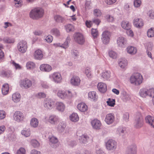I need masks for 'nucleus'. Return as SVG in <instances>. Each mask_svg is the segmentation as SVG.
Segmentation results:
<instances>
[{
    "mask_svg": "<svg viewBox=\"0 0 154 154\" xmlns=\"http://www.w3.org/2000/svg\"><path fill=\"white\" fill-rule=\"evenodd\" d=\"M44 13V11L42 8H35L32 9L30 12V17L33 19H38L42 17Z\"/></svg>",
    "mask_w": 154,
    "mask_h": 154,
    "instance_id": "obj_1",
    "label": "nucleus"
},
{
    "mask_svg": "<svg viewBox=\"0 0 154 154\" xmlns=\"http://www.w3.org/2000/svg\"><path fill=\"white\" fill-rule=\"evenodd\" d=\"M143 124V117L141 113L137 112L136 115L134 125L137 128H140L142 127Z\"/></svg>",
    "mask_w": 154,
    "mask_h": 154,
    "instance_id": "obj_2",
    "label": "nucleus"
},
{
    "mask_svg": "<svg viewBox=\"0 0 154 154\" xmlns=\"http://www.w3.org/2000/svg\"><path fill=\"white\" fill-rule=\"evenodd\" d=\"M143 77L140 73H137L131 76L130 81L131 84H134L136 85H140L142 82Z\"/></svg>",
    "mask_w": 154,
    "mask_h": 154,
    "instance_id": "obj_3",
    "label": "nucleus"
},
{
    "mask_svg": "<svg viewBox=\"0 0 154 154\" xmlns=\"http://www.w3.org/2000/svg\"><path fill=\"white\" fill-rule=\"evenodd\" d=\"M27 47V42L25 41H21L17 44V48L18 50L22 53L26 52Z\"/></svg>",
    "mask_w": 154,
    "mask_h": 154,
    "instance_id": "obj_4",
    "label": "nucleus"
},
{
    "mask_svg": "<svg viewBox=\"0 0 154 154\" xmlns=\"http://www.w3.org/2000/svg\"><path fill=\"white\" fill-rule=\"evenodd\" d=\"M117 142L113 140H109L106 143L107 149L110 151H114L116 148Z\"/></svg>",
    "mask_w": 154,
    "mask_h": 154,
    "instance_id": "obj_5",
    "label": "nucleus"
},
{
    "mask_svg": "<svg viewBox=\"0 0 154 154\" xmlns=\"http://www.w3.org/2000/svg\"><path fill=\"white\" fill-rule=\"evenodd\" d=\"M32 85V81L27 78H25L20 81V85L21 87L26 89L30 88Z\"/></svg>",
    "mask_w": 154,
    "mask_h": 154,
    "instance_id": "obj_6",
    "label": "nucleus"
},
{
    "mask_svg": "<svg viewBox=\"0 0 154 154\" xmlns=\"http://www.w3.org/2000/svg\"><path fill=\"white\" fill-rule=\"evenodd\" d=\"M111 35L110 33L108 31H106L103 32L101 38L103 44L107 45L109 43Z\"/></svg>",
    "mask_w": 154,
    "mask_h": 154,
    "instance_id": "obj_7",
    "label": "nucleus"
},
{
    "mask_svg": "<svg viewBox=\"0 0 154 154\" xmlns=\"http://www.w3.org/2000/svg\"><path fill=\"white\" fill-rule=\"evenodd\" d=\"M44 105L47 109H51L54 106V102L49 99H45L44 101Z\"/></svg>",
    "mask_w": 154,
    "mask_h": 154,
    "instance_id": "obj_8",
    "label": "nucleus"
},
{
    "mask_svg": "<svg viewBox=\"0 0 154 154\" xmlns=\"http://www.w3.org/2000/svg\"><path fill=\"white\" fill-rule=\"evenodd\" d=\"M74 39L78 43L81 45L83 44L85 42V39L83 35L79 33L74 34Z\"/></svg>",
    "mask_w": 154,
    "mask_h": 154,
    "instance_id": "obj_9",
    "label": "nucleus"
},
{
    "mask_svg": "<svg viewBox=\"0 0 154 154\" xmlns=\"http://www.w3.org/2000/svg\"><path fill=\"white\" fill-rule=\"evenodd\" d=\"M51 79H52L53 80L57 83H60L62 80L60 74L58 72H54L50 75Z\"/></svg>",
    "mask_w": 154,
    "mask_h": 154,
    "instance_id": "obj_10",
    "label": "nucleus"
},
{
    "mask_svg": "<svg viewBox=\"0 0 154 154\" xmlns=\"http://www.w3.org/2000/svg\"><path fill=\"white\" fill-rule=\"evenodd\" d=\"M49 144L50 146L54 148H56L59 146V143L57 138L54 137H49Z\"/></svg>",
    "mask_w": 154,
    "mask_h": 154,
    "instance_id": "obj_11",
    "label": "nucleus"
},
{
    "mask_svg": "<svg viewBox=\"0 0 154 154\" xmlns=\"http://www.w3.org/2000/svg\"><path fill=\"white\" fill-rule=\"evenodd\" d=\"M13 117L15 120L18 122H19L23 120V115L22 112L17 111L15 112Z\"/></svg>",
    "mask_w": 154,
    "mask_h": 154,
    "instance_id": "obj_12",
    "label": "nucleus"
},
{
    "mask_svg": "<svg viewBox=\"0 0 154 154\" xmlns=\"http://www.w3.org/2000/svg\"><path fill=\"white\" fill-rule=\"evenodd\" d=\"M71 38L69 36L67 37L65 42L63 44H61L60 43H55L54 44L55 47H60L62 48L66 49L69 46V43L70 42Z\"/></svg>",
    "mask_w": 154,
    "mask_h": 154,
    "instance_id": "obj_13",
    "label": "nucleus"
},
{
    "mask_svg": "<svg viewBox=\"0 0 154 154\" xmlns=\"http://www.w3.org/2000/svg\"><path fill=\"white\" fill-rule=\"evenodd\" d=\"M136 146L135 144H133L128 147L126 154H136Z\"/></svg>",
    "mask_w": 154,
    "mask_h": 154,
    "instance_id": "obj_14",
    "label": "nucleus"
},
{
    "mask_svg": "<svg viewBox=\"0 0 154 154\" xmlns=\"http://www.w3.org/2000/svg\"><path fill=\"white\" fill-rule=\"evenodd\" d=\"M93 128L95 129H99L101 125V123L99 120L97 119H94L91 122Z\"/></svg>",
    "mask_w": 154,
    "mask_h": 154,
    "instance_id": "obj_15",
    "label": "nucleus"
},
{
    "mask_svg": "<svg viewBox=\"0 0 154 154\" xmlns=\"http://www.w3.org/2000/svg\"><path fill=\"white\" fill-rule=\"evenodd\" d=\"M114 116L111 113L107 114L106 116L105 121L108 125L112 124L114 121Z\"/></svg>",
    "mask_w": 154,
    "mask_h": 154,
    "instance_id": "obj_16",
    "label": "nucleus"
},
{
    "mask_svg": "<svg viewBox=\"0 0 154 154\" xmlns=\"http://www.w3.org/2000/svg\"><path fill=\"white\" fill-rule=\"evenodd\" d=\"M134 25L138 28H140L143 26V20L141 18H135L133 21Z\"/></svg>",
    "mask_w": 154,
    "mask_h": 154,
    "instance_id": "obj_17",
    "label": "nucleus"
},
{
    "mask_svg": "<svg viewBox=\"0 0 154 154\" xmlns=\"http://www.w3.org/2000/svg\"><path fill=\"white\" fill-rule=\"evenodd\" d=\"M70 82L72 85L77 86L80 84V80L78 76H74L71 79Z\"/></svg>",
    "mask_w": 154,
    "mask_h": 154,
    "instance_id": "obj_18",
    "label": "nucleus"
},
{
    "mask_svg": "<svg viewBox=\"0 0 154 154\" xmlns=\"http://www.w3.org/2000/svg\"><path fill=\"white\" fill-rule=\"evenodd\" d=\"M117 43L119 46L124 48L126 44V41L124 38L120 37L118 38L117 40Z\"/></svg>",
    "mask_w": 154,
    "mask_h": 154,
    "instance_id": "obj_19",
    "label": "nucleus"
},
{
    "mask_svg": "<svg viewBox=\"0 0 154 154\" xmlns=\"http://www.w3.org/2000/svg\"><path fill=\"white\" fill-rule=\"evenodd\" d=\"M97 87L99 91L102 93H104L106 91V85L104 83L102 82L98 83Z\"/></svg>",
    "mask_w": 154,
    "mask_h": 154,
    "instance_id": "obj_20",
    "label": "nucleus"
},
{
    "mask_svg": "<svg viewBox=\"0 0 154 154\" xmlns=\"http://www.w3.org/2000/svg\"><path fill=\"white\" fill-rule=\"evenodd\" d=\"M40 68L41 71L46 72H50L52 69V68L50 65L46 64L41 65Z\"/></svg>",
    "mask_w": 154,
    "mask_h": 154,
    "instance_id": "obj_21",
    "label": "nucleus"
},
{
    "mask_svg": "<svg viewBox=\"0 0 154 154\" xmlns=\"http://www.w3.org/2000/svg\"><path fill=\"white\" fill-rule=\"evenodd\" d=\"M34 57L35 59L38 60H41L43 57V54L42 51L38 50L35 51L34 54Z\"/></svg>",
    "mask_w": 154,
    "mask_h": 154,
    "instance_id": "obj_22",
    "label": "nucleus"
},
{
    "mask_svg": "<svg viewBox=\"0 0 154 154\" xmlns=\"http://www.w3.org/2000/svg\"><path fill=\"white\" fill-rule=\"evenodd\" d=\"M145 120L146 123L154 128V118L150 116H148L145 118Z\"/></svg>",
    "mask_w": 154,
    "mask_h": 154,
    "instance_id": "obj_23",
    "label": "nucleus"
},
{
    "mask_svg": "<svg viewBox=\"0 0 154 154\" xmlns=\"http://www.w3.org/2000/svg\"><path fill=\"white\" fill-rule=\"evenodd\" d=\"M58 117L55 115L50 116L48 119V122L52 124H55L58 121Z\"/></svg>",
    "mask_w": 154,
    "mask_h": 154,
    "instance_id": "obj_24",
    "label": "nucleus"
},
{
    "mask_svg": "<svg viewBox=\"0 0 154 154\" xmlns=\"http://www.w3.org/2000/svg\"><path fill=\"white\" fill-rule=\"evenodd\" d=\"M66 126V124L63 122H60L57 127L58 131L60 133L63 132Z\"/></svg>",
    "mask_w": 154,
    "mask_h": 154,
    "instance_id": "obj_25",
    "label": "nucleus"
},
{
    "mask_svg": "<svg viewBox=\"0 0 154 154\" xmlns=\"http://www.w3.org/2000/svg\"><path fill=\"white\" fill-rule=\"evenodd\" d=\"M122 27L126 30L130 29L131 28V24L127 21L124 20L121 23Z\"/></svg>",
    "mask_w": 154,
    "mask_h": 154,
    "instance_id": "obj_26",
    "label": "nucleus"
},
{
    "mask_svg": "<svg viewBox=\"0 0 154 154\" xmlns=\"http://www.w3.org/2000/svg\"><path fill=\"white\" fill-rule=\"evenodd\" d=\"M119 64L121 68H124L127 65V61L125 58L120 59L119 60Z\"/></svg>",
    "mask_w": 154,
    "mask_h": 154,
    "instance_id": "obj_27",
    "label": "nucleus"
},
{
    "mask_svg": "<svg viewBox=\"0 0 154 154\" xmlns=\"http://www.w3.org/2000/svg\"><path fill=\"white\" fill-rule=\"evenodd\" d=\"M21 96L19 93L16 92L13 94L12 96V99L15 102H18L20 100Z\"/></svg>",
    "mask_w": 154,
    "mask_h": 154,
    "instance_id": "obj_28",
    "label": "nucleus"
},
{
    "mask_svg": "<svg viewBox=\"0 0 154 154\" xmlns=\"http://www.w3.org/2000/svg\"><path fill=\"white\" fill-rule=\"evenodd\" d=\"M88 139L89 137L87 135H83L80 137L79 140L81 143L86 144L88 142Z\"/></svg>",
    "mask_w": 154,
    "mask_h": 154,
    "instance_id": "obj_29",
    "label": "nucleus"
},
{
    "mask_svg": "<svg viewBox=\"0 0 154 154\" xmlns=\"http://www.w3.org/2000/svg\"><path fill=\"white\" fill-rule=\"evenodd\" d=\"M78 109L81 112H84L87 109V106L86 104L84 103H81L77 106Z\"/></svg>",
    "mask_w": 154,
    "mask_h": 154,
    "instance_id": "obj_30",
    "label": "nucleus"
},
{
    "mask_svg": "<svg viewBox=\"0 0 154 154\" xmlns=\"http://www.w3.org/2000/svg\"><path fill=\"white\" fill-rule=\"evenodd\" d=\"M57 95L58 97L63 99H66L67 97L66 93L65 91L60 90H59Z\"/></svg>",
    "mask_w": 154,
    "mask_h": 154,
    "instance_id": "obj_31",
    "label": "nucleus"
},
{
    "mask_svg": "<svg viewBox=\"0 0 154 154\" xmlns=\"http://www.w3.org/2000/svg\"><path fill=\"white\" fill-rule=\"evenodd\" d=\"M139 94L140 96L142 97H145L148 96V90L145 88H143L140 89Z\"/></svg>",
    "mask_w": 154,
    "mask_h": 154,
    "instance_id": "obj_32",
    "label": "nucleus"
},
{
    "mask_svg": "<svg viewBox=\"0 0 154 154\" xmlns=\"http://www.w3.org/2000/svg\"><path fill=\"white\" fill-rule=\"evenodd\" d=\"M56 108L58 110L63 112L64 110L65 106L63 103L57 102L56 103Z\"/></svg>",
    "mask_w": 154,
    "mask_h": 154,
    "instance_id": "obj_33",
    "label": "nucleus"
},
{
    "mask_svg": "<svg viewBox=\"0 0 154 154\" xmlns=\"http://www.w3.org/2000/svg\"><path fill=\"white\" fill-rule=\"evenodd\" d=\"M9 86L8 84H5L3 85L2 89V93L4 95L7 94L8 92Z\"/></svg>",
    "mask_w": 154,
    "mask_h": 154,
    "instance_id": "obj_34",
    "label": "nucleus"
},
{
    "mask_svg": "<svg viewBox=\"0 0 154 154\" xmlns=\"http://www.w3.org/2000/svg\"><path fill=\"white\" fill-rule=\"evenodd\" d=\"M54 19L56 22L58 23H63L65 20L63 17L58 15L55 16Z\"/></svg>",
    "mask_w": 154,
    "mask_h": 154,
    "instance_id": "obj_35",
    "label": "nucleus"
},
{
    "mask_svg": "<svg viewBox=\"0 0 154 154\" xmlns=\"http://www.w3.org/2000/svg\"><path fill=\"white\" fill-rule=\"evenodd\" d=\"M38 124V120L35 118L32 119L30 121V125L33 128L37 127Z\"/></svg>",
    "mask_w": 154,
    "mask_h": 154,
    "instance_id": "obj_36",
    "label": "nucleus"
},
{
    "mask_svg": "<svg viewBox=\"0 0 154 154\" xmlns=\"http://www.w3.org/2000/svg\"><path fill=\"white\" fill-rule=\"evenodd\" d=\"M127 49L128 52L131 54H135L137 51L136 48L132 46L128 47Z\"/></svg>",
    "mask_w": 154,
    "mask_h": 154,
    "instance_id": "obj_37",
    "label": "nucleus"
},
{
    "mask_svg": "<svg viewBox=\"0 0 154 154\" xmlns=\"http://www.w3.org/2000/svg\"><path fill=\"white\" fill-rule=\"evenodd\" d=\"M88 97L93 100H95L97 98V97L96 95V92L94 91H91L89 92Z\"/></svg>",
    "mask_w": 154,
    "mask_h": 154,
    "instance_id": "obj_38",
    "label": "nucleus"
},
{
    "mask_svg": "<svg viewBox=\"0 0 154 154\" xmlns=\"http://www.w3.org/2000/svg\"><path fill=\"white\" fill-rule=\"evenodd\" d=\"M3 41L4 42L8 44L14 43L15 42V40L14 38H11L8 37H4L3 39Z\"/></svg>",
    "mask_w": 154,
    "mask_h": 154,
    "instance_id": "obj_39",
    "label": "nucleus"
},
{
    "mask_svg": "<svg viewBox=\"0 0 154 154\" xmlns=\"http://www.w3.org/2000/svg\"><path fill=\"white\" fill-rule=\"evenodd\" d=\"M71 120L73 122H76L79 120V117L77 113H73L70 116Z\"/></svg>",
    "mask_w": 154,
    "mask_h": 154,
    "instance_id": "obj_40",
    "label": "nucleus"
},
{
    "mask_svg": "<svg viewBox=\"0 0 154 154\" xmlns=\"http://www.w3.org/2000/svg\"><path fill=\"white\" fill-rule=\"evenodd\" d=\"M26 66L27 69H31L35 68V65L33 62L29 61L26 63Z\"/></svg>",
    "mask_w": 154,
    "mask_h": 154,
    "instance_id": "obj_41",
    "label": "nucleus"
},
{
    "mask_svg": "<svg viewBox=\"0 0 154 154\" xmlns=\"http://www.w3.org/2000/svg\"><path fill=\"white\" fill-rule=\"evenodd\" d=\"M125 128H121L118 129L117 131L120 135L123 136L126 133Z\"/></svg>",
    "mask_w": 154,
    "mask_h": 154,
    "instance_id": "obj_42",
    "label": "nucleus"
},
{
    "mask_svg": "<svg viewBox=\"0 0 154 154\" xmlns=\"http://www.w3.org/2000/svg\"><path fill=\"white\" fill-rule=\"evenodd\" d=\"M78 53V51L77 50L73 49L71 51V55L74 59H76L78 58L79 56Z\"/></svg>",
    "mask_w": 154,
    "mask_h": 154,
    "instance_id": "obj_43",
    "label": "nucleus"
},
{
    "mask_svg": "<svg viewBox=\"0 0 154 154\" xmlns=\"http://www.w3.org/2000/svg\"><path fill=\"white\" fill-rule=\"evenodd\" d=\"M102 77L104 79H108L110 77V72L109 71H106L102 73Z\"/></svg>",
    "mask_w": 154,
    "mask_h": 154,
    "instance_id": "obj_44",
    "label": "nucleus"
},
{
    "mask_svg": "<svg viewBox=\"0 0 154 154\" xmlns=\"http://www.w3.org/2000/svg\"><path fill=\"white\" fill-rule=\"evenodd\" d=\"M107 105L113 107L115 104V100L114 99L109 98L106 101Z\"/></svg>",
    "mask_w": 154,
    "mask_h": 154,
    "instance_id": "obj_45",
    "label": "nucleus"
},
{
    "mask_svg": "<svg viewBox=\"0 0 154 154\" xmlns=\"http://www.w3.org/2000/svg\"><path fill=\"white\" fill-rule=\"evenodd\" d=\"M1 74L3 76L8 77L10 76L11 72L10 71L3 70Z\"/></svg>",
    "mask_w": 154,
    "mask_h": 154,
    "instance_id": "obj_46",
    "label": "nucleus"
},
{
    "mask_svg": "<svg viewBox=\"0 0 154 154\" xmlns=\"http://www.w3.org/2000/svg\"><path fill=\"white\" fill-rule=\"evenodd\" d=\"M93 14L95 17H100L102 15L100 11L98 9H95L94 10Z\"/></svg>",
    "mask_w": 154,
    "mask_h": 154,
    "instance_id": "obj_47",
    "label": "nucleus"
},
{
    "mask_svg": "<svg viewBox=\"0 0 154 154\" xmlns=\"http://www.w3.org/2000/svg\"><path fill=\"white\" fill-rule=\"evenodd\" d=\"M147 35L148 37H152L154 36V28H151L147 31Z\"/></svg>",
    "mask_w": 154,
    "mask_h": 154,
    "instance_id": "obj_48",
    "label": "nucleus"
},
{
    "mask_svg": "<svg viewBox=\"0 0 154 154\" xmlns=\"http://www.w3.org/2000/svg\"><path fill=\"white\" fill-rule=\"evenodd\" d=\"M3 48V45L1 44H0V60H2L4 57V52L2 50Z\"/></svg>",
    "mask_w": 154,
    "mask_h": 154,
    "instance_id": "obj_49",
    "label": "nucleus"
},
{
    "mask_svg": "<svg viewBox=\"0 0 154 154\" xmlns=\"http://www.w3.org/2000/svg\"><path fill=\"white\" fill-rule=\"evenodd\" d=\"M21 134L26 137H28L30 135V130L28 129L26 130H23L21 131Z\"/></svg>",
    "mask_w": 154,
    "mask_h": 154,
    "instance_id": "obj_50",
    "label": "nucleus"
},
{
    "mask_svg": "<svg viewBox=\"0 0 154 154\" xmlns=\"http://www.w3.org/2000/svg\"><path fill=\"white\" fill-rule=\"evenodd\" d=\"M91 34L94 38H97L98 35V32L96 29L92 28L91 29Z\"/></svg>",
    "mask_w": 154,
    "mask_h": 154,
    "instance_id": "obj_51",
    "label": "nucleus"
},
{
    "mask_svg": "<svg viewBox=\"0 0 154 154\" xmlns=\"http://www.w3.org/2000/svg\"><path fill=\"white\" fill-rule=\"evenodd\" d=\"M148 96L152 97H154V88H151L148 90Z\"/></svg>",
    "mask_w": 154,
    "mask_h": 154,
    "instance_id": "obj_52",
    "label": "nucleus"
},
{
    "mask_svg": "<svg viewBox=\"0 0 154 154\" xmlns=\"http://www.w3.org/2000/svg\"><path fill=\"white\" fill-rule=\"evenodd\" d=\"M65 29L67 32H69L73 29V26L71 24H69L65 26Z\"/></svg>",
    "mask_w": 154,
    "mask_h": 154,
    "instance_id": "obj_53",
    "label": "nucleus"
},
{
    "mask_svg": "<svg viewBox=\"0 0 154 154\" xmlns=\"http://www.w3.org/2000/svg\"><path fill=\"white\" fill-rule=\"evenodd\" d=\"M31 144L34 147H37L39 146V144L38 142L35 140H32L31 141Z\"/></svg>",
    "mask_w": 154,
    "mask_h": 154,
    "instance_id": "obj_54",
    "label": "nucleus"
},
{
    "mask_svg": "<svg viewBox=\"0 0 154 154\" xmlns=\"http://www.w3.org/2000/svg\"><path fill=\"white\" fill-rule=\"evenodd\" d=\"M51 33L57 36H59L60 35V32L57 29H53L51 30Z\"/></svg>",
    "mask_w": 154,
    "mask_h": 154,
    "instance_id": "obj_55",
    "label": "nucleus"
},
{
    "mask_svg": "<svg viewBox=\"0 0 154 154\" xmlns=\"http://www.w3.org/2000/svg\"><path fill=\"white\" fill-rule=\"evenodd\" d=\"M141 3V2L140 0H134V5L135 7L138 8L140 6Z\"/></svg>",
    "mask_w": 154,
    "mask_h": 154,
    "instance_id": "obj_56",
    "label": "nucleus"
},
{
    "mask_svg": "<svg viewBox=\"0 0 154 154\" xmlns=\"http://www.w3.org/2000/svg\"><path fill=\"white\" fill-rule=\"evenodd\" d=\"M109 56L113 58H116L117 57V54L115 52L112 51H110L109 52Z\"/></svg>",
    "mask_w": 154,
    "mask_h": 154,
    "instance_id": "obj_57",
    "label": "nucleus"
},
{
    "mask_svg": "<svg viewBox=\"0 0 154 154\" xmlns=\"http://www.w3.org/2000/svg\"><path fill=\"white\" fill-rule=\"evenodd\" d=\"M11 63L16 69H21V66L19 64L16 63L14 61H13Z\"/></svg>",
    "mask_w": 154,
    "mask_h": 154,
    "instance_id": "obj_58",
    "label": "nucleus"
},
{
    "mask_svg": "<svg viewBox=\"0 0 154 154\" xmlns=\"http://www.w3.org/2000/svg\"><path fill=\"white\" fill-rule=\"evenodd\" d=\"M53 38L52 36L50 35H49L48 36H46L45 38V40H46V42L48 43H51L52 41Z\"/></svg>",
    "mask_w": 154,
    "mask_h": 154,
    "instance_id": "obj_59",
    "label": "nucleus"
},
{
    "mask_svg": "<svg viewBox=\"0 0 154 154\" xmlns=\"http://www.w3.org/2000/svg\"><path fill=\"white\" fill-rule=\"evenodd\" d=\"M25 149L21 147L17 150V154H25Z\"/></svg>",
    "mask_w": 154,
    "mask_h": 154,
    "instance_id": "obj_60",
    "label": "nucleus"
},
{
    "mask_svg": "<svg viewBox=\"0 0 154 154\" xmlns=\"http://www.w3.org/2000/svg\"><path fill=\"white\" fill-rule=\"evenodd\" d=\"M6 116V113L5 111L3 110H0V119H4Z\"/></svg>",
    "mask_w": 154,
    "mask_h": 154,
    "instance_id": "obj_61",
    "label": "nucleus"
},
{
    "mask_svg": "<svg viewBox=\"0 0 154 154\" xmlns=\"http://www.w3.org/2000/svg\"><path fill=\"white\" fill-rule=\"evenodd\" d=\"M85 73L88 78H90L91 77V73L89 69L87 68L85 70Z\"/></svg>",
    "mask_w": 154,
    "mask_h": 154,
    "instance_id": "obj_62",
    "label": "nucleus"
},
{
    "mask_svg": "<svg viewBox=\"0 0 154 154\" xmlns=\"http://www.w3.org/2000/svg\"><path fill=\"white\" fill-rule=\"evenodd\" d=\"M129 113L128 112L125 113L123 115V119L126 122H128L129 120Z\"/></svg>",
    "mask_w": 154,
    "mask_h": 154,
    "instance_id": "obj_63",
    "label": "nucleus"
},
{
    "mask_svg": "<svg viewBox=\"0 0 154 154\" xmlns=\"http://www.w3.org/2000/svg\"><path fill=\"white\" fill-rule=\"evenodd\" d=\"M22 1L21 0H15L14 3L15 5H16L17 7H20L22 5Z\"/></svg>",
    "mask_w": 154,
    "mask_h": 154,
    "instance_id": "obj_64",
    "label": "nucleus"
}]
</instances>
